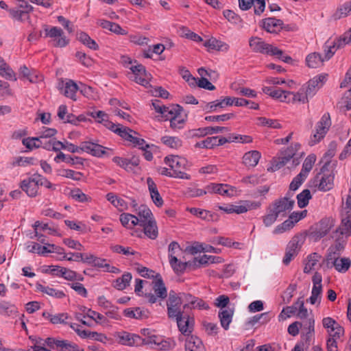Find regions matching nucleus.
I'll use <instances>...</instances> for the list:
<instances>
[{
    "label": "nucleus",
    "mask_w": 351,
    "mask_h": 351,
    "mask_svg": "<svg viewBox=\"0 0 351 351\" xmlns=\"http://www.w3.org/2000/svg\"><path fill=\"white\" fill-rule=\"evenodd\" d=\"M293 205L294 200L285 197L274 201L269 207L271 208L280 218H282L291 210Z\"/></svg>",
    "instance_id": "13"
},
{
    "label": "nucleus",
    "mask_w": 351,
    "mask_h": 351,
    "mask_svg": "<svg viewBox=\"0 0 351 351\" xmlns=\"http://www.w3.org/2000/svg\"><path fill=\"white\" fill-rule=\"evenodd\" d=\"M67 114V108L65 105H61L58 108V116L60 119L64 121L65 123H71L74 124H77V119H76L74 116L71 114Z\"/></svg>",
    "instance_id": "52"
},
{
    "label": "nucleus",
    "mask_w": 351,
    "mask_h": 351,
    "mask_svg": "<svg viewBox=\"0 0 351 351\" xmlns=\"http://www.w3.org/2000/svg\"><path fill=\"white\" fill-rule=\"evenodd\" d=\"M325 60V57L322 58L320 53L316 52L308 54L306 58V65L310 68L320 67Z\"/></svg>",
    "instance_id": "37"
},
{
    "label": "nucleus",
    "mask_w": 351,
    "mask_h": 351,
    "mask_svg": "<svg viewBox=\"0 0 351 351\" xmlns=\"http://www.w3.org/2000/svg\"><path fill=\"white\" fill-rule=\"evenodd\" d=\"M123 315L130 319L143 320L149 317V311L141 307L128 308L123 311Z\"/></svg>",
    "instance_id": "25"
},
{
    "label": "nucleus",
    "mask_w": 351,
    "mask_h": 351,
    "mask_svg": "<svg viewBox=\"0 0 351 351\" xmlns=\"http://www.w3.org/2000/svg\"><path fill=\"white\" fill-rule=\"evenodd\" d=\"M86 316L93 319L97 324L101 325H107L108 319L102 314L97 313L91 309H88L86 312Z\"/></svg>",
    "instance_id": "63"
},
{
    "label": "nucleus",
    "mask_w": 351,
    "mask_h": 351,
    "mask_svg": "<svg viewBox=\"0 0 351 351\" xmlns=\"http://www.w3.org/2000/svg\"><path fill=\"white\" fill-rule=\"evenodd\" d=\"M322 324L330 337L339 338L343 333V328L332 317H324Z\"/></svg>",
    "instance_id": "20"
},
{
    "label": "nucleus",
    "mask_w": 351,
    "mask_h": 351,
    "mask_svg": "<svg viewBox=\"0 0 351 351\" xmlns=\"http://www.w3.org/2000/svg\"><path fill=\"white\" fill-rule=\"evenodd\" d=\"M261 154L258 151L252 150L246 152L243 156V163L249 167H254L258 163Z\"/></svg>",
    "instance_id": "32"
},
{
    "label": "nucleus",
    "mask_w": 351,
    "mask_h": 351,
    "mask_svg": "<svg viewBox=\"0 0 351 351\" xmlns=\"http://www.w3.org/2000/svg\"><path fill=\"white\" fill-rule=\"evenodd\" d=\"M116 341L121 345L127 346H138L142 345V337L138 335L126 331H119L114 334Z\"/></svg>",
    "instance_id": "12"
},
{
    "label": "nucleus",
    "mask_w": 351,
    "mask_h": 351,
    "mask_svg": "<svg viewBox=\"0 0 351 351\" xmlns=\"http://www.w3.org/2000/svg\"><path fill=\"white\" fill-rule=\"evenodd\" d=\"M27 250L28 252L32 253H36L40 255H45L50 252V247L48 246V244L46 245H40L36 243H30L27 246Z\"/></svg>",
    "instance_id": "53"
},
{
    "label": "nucleus",
    "mask_w": 351,
    "mask_h": 351,
    "mask_svg": "<svg viewBox=\"0 0 351 351\" xmlns=\"http://www.w3.org/2000/svg\"><path fill=\"white\" fill-rule=\"evenodd\" d=\"M209 193H218L222 195L231 196L234 192V189L228 184H210L208 185Z\"/></svg>",
    "instance_id": "27"
},
{
    "label": "nucleus",
    "mask_w": 351,
    "mask_h": 351,
    "mask_svg": "<svg viewBox=\"0 0 351 351\" xmlns=\"http://www.w3.org/2000/svg\"><path fill=\"white\" fill-rule=\"evenodd\" d=\"M316 161V156L315 154L308 155L304 160L302 170L300 173V176L307 177L308 173L313 169V167Z\"/></svg>",
    "instance_id": "48"
},
{
    "label": "nucleus",
    "mask_w": 351,
    "mask_h": 351,
    "mask_svg": "<svg viewBox=\"0 0 351 351\" xmlns=\"http://www.w3.org/2000/svg\"><path fill=\"white\" fill-rule=\"evenodd\" d=\"M249 45L254 52L274 56L287 63L292 60V58L289 56L285 55L282 50L273 45L266 43L261 38L252 37L249 40Z\"/></svg>",
    "instance_id": "1"
},
{
    "label": "nucleus",
    "mask_w": 351,
    "mask_h": 351,
    "mask_svg": "<svg viewBox=\"0 0 351 351\" xmlns=\"http://www.w3.org/2000/svg\"><path fill=\"white\" fill-rule=\"evenodd\" d=\"M314 186L322 191H328L332 189L334 185V174L331 171L324 166L314 179Z\"/></svg>",
    "instance_id": "8"
},
{
    "label": "nucleus",
    "mask_w": 351,
    "mask_h": 351,
    "mask_svg": "<svg viewBox=\"0 0 351 351\" xmlns=\"http://www.w3.org/2000/svg\"><path fill=\"white\" fill-rule=\"evenodd\" d=\"M154 345L156 346V348L160 350L168 351L175 348L176 342L173 339H164L159 336V340L156 341Z\"/></svg>",
    "instance_id": "50"
},
{
    "label": "nucleus",
    "mask_w": 351,
    "mask_h": 351,
    "mask_svg": "<svg viewBox=\"0 0 351 351\" xmlns=\"http://www.w3.org/2000/svg\"><path fill=\"white\" fill-rule=\"evenodd\" d=\"M143 227L144 234L151 239H155L157 238L158 234V227L155 219H152L148 222L145 223L143 225H141Z\"/></svg>",
    "instance_id": "39"
},
{
    "label": "nucleus",
    "mask_w": 351,
    "mask_h": 351,
    "mask_svg": "<svg viewBox=\"0 0 351 351\" xmlns=\"http://www.w3.org/2000/svg\"><path fill=\"white\" fill-rule=\"evenodd\" d=\"M152 288L154 294L152 293L145 294V297L150 303H156L158 299H165L167 296V290L159 274H156V278L153 280Z\"/></svg>",
    "instance_id": "10"
},
{
    "label": "nucleus",
    "mask_w": 351,
    "mask_h": 351,
    "mask_svg": "<svg viewBox=\"0 0 351 351\" xmlns=\"http://www.w3.org/2000/svg\"><path fill=\"white\" fill-rule=\"evenodd\" d=\"M43 315L49 319V321L53 324H64L66 323V320L68 319L66 313L52 315L49 313H43Z\"/></svg>",
    "instance_id": "56"
},
{
    "label": "nucleus",
    "mask_w": 351,
    "mask_h": 351,
    "mask_svg": "<svg viewBox=\"0 0 351 351\" xmlns=\"http://www.w3.org/2000/svg\"><path fill=\"white\" fill-rule=\"evenodd\" d=\"M162 109L161 116L166 120H170L176 113L179 112V111H182L180 106L178 105L171 106H165Z\"/></svg>",
    "instance_id": "60"
},
{
    "label": "nucleus",
    "mask_w": 351,
    "mask_h": 351,
    "mask_svg": "<svg viewBox=\"0 0 351 351\" xmlns=\"http://www.w3.org/2000/svg\"><path fill=\"white\" fill-rule=\"evenodd\" d=\"M161 142L167 147L172 149H178L182 145L181 139L176 136H163L161 138Z\"/></svg>",
    "instance_id": "54"
},
{
    "label": "nucleus",
    "mask_w": 351,
    "mask_h": 351,
    "mask_svg": "<svg viewBox=\"0 0 351 351\" xmlns=\"http://www.w3.org/2000/svg\"><path fill=\"white\" fill-rule=\"evenodd\" d=\"M325 258V264L328 268L334 267L337 271L340 273H346L351 265V261L349 258H340L339 256H337L335 258Z\"/></svg>",
    "instance_id": "15"
},
{
    "label": "nucleus",
    "mask_w": 351,
    "mask_h": 351,
    "mask_svg": "<svg viewBox=\"0 0 351 351\" xmlns=\"http://www.w3.org/2000/svg\"><path fill=\"white\" fill-rule=\"evenodd\" d=\"M38 173L23 179L20 184L21 189L25 192L29 197H36L38 192Z\"/></svg>",
    "instance_id": "16"
},
{
    "label": "nucleus",
    "mask_w": 351,
    "mask_h": 351,
    "mask_svg": "<svg viewBox=\"0 0 351 351\" xmlns=\"http://www.w3.org/2000/svg\"><path fill=\"white\" fill-rule=\"evenodd\" d=\"M45 33L46 37L51 38L52 45L56 47H66L69 42L66 38L62 29L58 27H45Z\"/></svg>",
    "instance_id": "11"
},
{
    "label": "nucleus",
    "mask_w": 351,
    "mask_h": 351,
    "mask_svg": "<svg viewBox=\"0 0 351 351\" xmlns=\"http://www.w3.org/2000/svg\"><path fill=\"white\" fill-rule=\"evenodd\" d=\"M119 219L121 224L129 229H132L134 226L139 225L137 216L130 213H122Z\"/></svg>",
    "instance_id": "41"
},
{
    "label": "nucleus",
    "mask_w": 351,
    "mask_h": 351,
    "mask_svg": "<svg viewBox=\"0 0 351 351\" xmlns=\"http://www.w3.org/2000/svg\"><path fill=\"white\" fill-rule=\"evenodd\" d=\"M278 218H280L276 213L271 209V207H268L267 213L263 217V222L266 227H270L272 226Z\"/></svg>",
    "instance_id": "61"
},
{
    "label": "nucleus",
    "mask_w": 351,
    "mask_h": 351,
    "mask_svg": "<svg viewBox=\"0 0 351 351\" xmlns=\"http://www.w3.org/2000/svg\"><path fill=\"white\" fill-rule=\"evenodd\" d=\"M77 39L87 47L93 50H97L99 45L86 33L81 32L77 34Z\"/></svg>",
    "instance_id": "49"
},
{
    "label": "nucleus",
    "mask_w": 351,
    "mask_h": 351,
    "mask_svg": "<svg viewBox=\"0 0 351 351\" xmlns=\"http://www.w3.org/2000/svg\"><path fill=\"white\" fill-rule=\"evenodd\" d=\"M182 296H184L186 300L184 308H198L200 310L209 308L208 304L202 299L195 298L188 293H183Z\"/></svg>",
    "instance_id": "26"
},
{
    "label": "nucleus",
    "mask_w": 351,
    "mask_h": 351,
    "mask_svg": "<svg viewBox=\"0 0 351 351\" xmlns=\"http://www.w3.org/2000/svg\"><path fill=\"white\" fill-rule=\"evenodd\" d=\"M186 351H206L199 338L196 336L189 337L185 343Z\"/></svg>",
    "instance_id": "33"
},
{
    "label": "nucleus",
    "mask_w": 351,
    "mask_h": 351,
    "mask_svg": "<svg viewBox=\"0 0 351 351\" xmlns=\"http://www.w3.org/2000/svg\"><path fill=\"white\" fill-rule=\"evenodd\" d=\"M133 207L135 208V212L138 215V220L139 225H143L145 223L154 219L153 214L150 209L145 205H141L137 206L135 201H133Z\"/></svg>",
    "instance_id": "22"
},
{
    "label": "nucleus",
    "mask_w": 351,
    "mask_h": 351,
    "mask_svg": "<svg viewBox=\"0 0 351 351\" xmlns=\"http://www.w3.org/2000/svg\"><path fill=\"white\" fill-rule=\"evenodd\" d=\"M183 293L178 295L174 291H170L167 301V311L170 318H176L184 314L182 309L184 308L182 303L186 300L184 296H182Z\"/></svg>",
    "instance_id": "5"
},
{
    "label": "nucleus",
    "mask_w": 351,
    "mask_h": 351,
    "mask_svg": "<svg viewBox=\"0 0 351 351\" xmlns=\"http://www.w3.org/2000/svg\"><path fill=\"white\" fill-rule=\"evenodd\" d=\"M142 337V345L155 344L156 341L159 340V336L155 334V332L149 328H143L141 330Z\"/></svg>",
    "instance_id": "44"
},
{
    "label": "nucleus",
    "mask_w": 351,
    "mask_h": 351,
    "mask_svg": "<svg viewBox=\"0 0 351 351\" xmlns=\"http://www.w3.org/2000/svg\"><path fill=\"white\" fill-rule=\"evenodd\" d=\"M36 289L39 291L56 298H62L65 296V294L62 291L58 290L48 286H44L41 284H36Z\"/></svg>",
    "instance_id": "47"
},
{
    "label": "nucleus",
    "mask_w": 351,
    "mask_h": 351,
    "mask_svg": "<svg viewBox=\"0 0 351 351\" xmlns=\"http://www.w3.org/2000/svg\"><path fill=\"white\" fill-rule=\"evenodd\" d=\"M234 311L230 308L221 309L219 313L221 326L225 329L229 328V325L232 322Z\"/></svg>",
    "instance_id": "38"
},
{
    "label": "nucleus",
    "mask_w": 351,
    "mask_h": 351,
    "mask_svg": "<svg viewBox=\"0 0 351 351\" xmlns=\"http://www.w3.org/2000/svg\"><path fill=\"white\" fill-rule=\"evenodd\" d=\"M312 281L313 288L311 291V295L308 300L311 304H319L322 292V275L318 272H315L312 278Z\"/></svg>",
    "instance_id": "17"
},
{
    "label": "nucleus",
    "mask_w": 351,
    "mask_h": 351,
    "mask_svg": "<svg viewBox=\"0 0 351 351\" xmlns=\"http://www.w3.org/2000/svg\"><path fill=\"white\" fill-rule=\"evenodd\" d=\"M58 176L70 178L75 181H79L82 178V173L71 169H60L56 171Z\"/></svg>",
    "instance_id": "51"
},
{
    "label": "nucleus",
    "mask_w": 351,
    "mask_h": 351,
    "mask_svg": "<svg viewBox=\"0 0 351 351\" xmlns=\"http://www.w3.org/2000/svg\"><path fill=\"white\" fill-rule=\"evenodd\" d=\"M130 69L134 74V82L145 87L149 85L151 75L146 72L144 66L140 64L131 65Z\"/></svg>",
    "instance_id": "18"
},
{
    "label": "nucleus",
    "mask_w": 351,
    "mask_h": 351,
    "mask_svg": "<svg viewBox=\"0 0 351 351\" xmlns=\"http://www.w3.org/2000/svg\"><path fill=\"white\" fill-rule=\"evenodd\" d=\"M165 162L171 168V170L173 171V178L186 180L190 179V176L184 172L186 164V161L184 158L177 156H167L165 158Z\"/></svg>",
    "instance_id": "7"
},
{
    "label": "nucleus",
    "mask_w": 351,
    "mask_h": 351,
    "mask_svg": "<svg viewBox=\"0 0 351 351\" xmlns=\"http://www.w3.org/2000/svg\"><path fill=\"white\" fill-rule=\"evenodd\" d=\"M180 331L184 335H189L192 332L193 326V319L188 315L182 314L175 318Z\"/></svg>",
    "instance_id": "24"
},
{
    "label": "nucleus",
    "mask_w": 351,
    "mask_h": 351,
    "mask_svg": "<svg viewBox=\"0 0 351 351\" xmlns=\"http://www.w3.org/2000/svg\"><path fill=\"white\" fill-rule=\"evenodd\" d=\"M56 348L60 351H83V350L80 349L77 344L71 343L65 340H59L57 342Z\"/></svg>",
    "instance_id": "57"
},
{
    "label": "nucleus",
    "mask_w": 351,
    "mask_h": 351,
    "mask_svg": "<svg viewBox=\"0 0 351 351\" xmlns=\"http://www.w3.org/2000/svg\"><path fill=\"white\" fill-rule=\"evenodd\" d=\"M73 256H75V258H67L66 256H64L63 258L66 259L67 261H77L80 262L82 261L83 263L89 264L93 265L94 263V259L95 258V256L92 254H82V253H75L73 254Z\"/></svg>",
    "instance_id": "46"
},
{
    "label": "nucleus",
    "mask_w": 351,
    "mask_h": 351,
    "mask_svg": "<svg viewBox=\"0 0 351 351\" xmlns=\"http://www.w3.org/2000/svg\"><path fill=\"white\" fill-rule=\"evenodd\" d=\"M132 278V274L130 273L125 272L121 276V277L117 278L112 282V286L117 290H124L128 286L130 285Z\"/></svg>",
    "instance_id": "42"
},
{
    "label": "nucleus",
    "mask_w": 351,
    "mask_h": 351,
    "mask_svg": "<svg viewBox=\"0 0 351 351\" xmlns=\"http://www.w3.org/2000/svg\"><path fill=\"white\" fill-rule=\"evenodd\" d=\"M204 45L212 50H217L219 51L226 52L229 50L230 46L225 42L217 40L215 38H211L206 40Z\"/></svg>",
    "instance_id": "31"
},
{
    "label": "nucleus",
    "mask_w": 351,
    "mask_h": 351,
    "mask_svg": "<svg viewBox=\"0 0 351 351\" xmlns=\"http://www.w3.org/2000/svg\"><path fill=\"white\" fill-rule=\"evenodd\" d=\"M60 270L62 271L61 277L67 280L82 281L84 280V277L81 274H79L73 270L65 267H64V269H61Z\"/></svg>",
    "instance_id": "62"
},
{
    "label": "nucleus",
    "mask_w": 351,
    "mask_h": 351,
    "mask_svg": "<svg viewBox=\"0 0 351 351\" xmlns=\"http://www.w3.org/2000/svg\"><path fill=\"white\" fill-rule=\"evenodd\" d=\"M106 199L118 210L122 211L128 208L127 202L113 193H108Z\"/></svg>",
    "instance_id": "40"
},
{
    "label": "nucleus",
    "mask_w": 351,
    "mask_h": 351,
    "mask_svg": "<svg viewBox=\"0 0 351 351\" xmlns=\"http://www.w3.org/2000/svg\"><path fill=\"white\" fill-rule=\"evenodd\" d=\"M337 232L346 238L351 235V197H348L342 206L341 222Z\"/></svg>",
    "instance_id": "6"
},
{
    "label": "nucleus",
    "mask_w": 351,
    "mask_h": 351,
    "mask_svg": "<svg viewBox=\"0 0 351 351\" xmlns=\"http://www.w3.org/2000/svg\"><path fill=\"white\" fill-rule=\"evenodd\" d=\"M234 97H226L223 99H217L207 104L206 108L209 112L215 111L217 108H223L226 106H232L234 104Z\"/></svg>",
    "instance_id": "34"
},
{
    "label": "nucleus",
    "mask_w": 351,
    "mask_h": 351,
    "mask_svg": "<svg viewBox=\"0 0 351 351\" xmlns=\"http://www.w3.org/2000/svg\"><path fill=\"white\" fill-rule=\"evenodd\" d=\"M282 20L273 17L267 18L262 21L263 28L271 34L279 32L282 29Z\"/></svg>",
    "instance_id": "23"
},
{
    "label": "nucleus",
    "mask_w": 351,
    "mask_h": 351,
    "mask_svg": "<svg viewBox=\"0 0 351 351\" xmlns=\"http://www.w3.org/2000/svg\"><path fill=\"white\" fill-rule=\"evenodd\" d=\"M331 126L330 117L328 113L322 115L316 123L314 130L310 137L308 144L313 146L320 142L326 136Z\"/></svg>",
    "instance_id": "2"
},
{
    "label": "nucleus",
    "mask_w": 351,
    "mask_h": 351,
    "mask_svg": "<svg viewBox=\"0 0 351 351\" xmlns=\"http://www.w3.org/2000/svg\"><path fill=\"white\" fill-rule=\"evenodd\" d=\"M351 13V1L342 5L334 14L336 19L345 17Z\"/></svg>",
    "instance_id": "64"
},
{
    "label": "nucleus",
    "mask_w": 351,
    "mask_h": 351,
    "mask_svg": "<svg viewBox=\"0 0 351 351\" xmlns=\"http://www.w3.org/2000/svg\"><path fill=\"white\" fill-rule=\"evenodd\" d=\"M321 258V255L316 252L308 255L304 263V272L308 274L312 270L315 269V266L319 262Z\"/></svg>",
    "instance_id": "35"
},
{
    "label": "nucleus",
    "mask_w": 351,
    "mask_h": 351,
    "mask_svg": "<svg viewBox=\"0 0 351 351\" xmlns=\"http://www.w3.org/2000/svg\"><path fill=\"white\" fill-rule=\"evenodd\" d=\"M327 80V75L320 74L318 75L308 82L306 91L309 95V97H313L317 90L321 88Z\"/></svg>",
    "instance_id": "19"
},
{
    "label": "nucleus",
    "mask_w": 351,
    "mask_h": 351,
    "mask_svg": "<svg viewBox=\"0 0 351 351\" xmlns=\"http://www.w3.org/2000/svg\"><path fill=\"white\" fill-rule=\"evenodd\" d=\"M0 75L9 80H16L15 73L0 56Z\"/></svg>",
    "instance_id": "45"
},
{
    "label": "nucleus",
    "mask_w": 351,
    "mask_h": 351,
    "mask_svg": "<svg viewBox=\"0 0 351 351\" xmlns=\"http://www.w3.org/2000/svg\"><path fill=\"white\" fill-rule=\"evenodd\" d=\"M147 184L153 202L158 207L162 206L163 204V199L158 192L156 184L151 178H148L147 179Z\"/></svg>",
    "instance_id": "30"
},
{
    "label": "nucleus",
    "mask_w": 351,
    "mask_h": 351,
    "mask_svg": "<svg viewBox=\"0 0 351 351\" xmlns=\"http://www.w3.org/2000/svg\"><path fill=\"white\" fill-rule=\"evenodd\" d=\"M186 250L191 254H196L199 252H211L219 254L221 252V250L218 248H215L212 245L202 243H196L194 245L187 247Z\"/></svg>",
    "instance_id": "28"
},
{
    "label": "nucleus",
    "mask_w": 351,
    "mask_h": 351,
    "mask_svg": "<svg viewBox=\"0 0 351 351\" xmlns=\"http://www.w3.org/2000/svg\"><path fill=\"white\" fill-rule=\"evenodd\" d=\"M90 116L109 130L114 127V123L108 120V115L104 111L92 112Z\"/></svg>",
    "instance_id": "43"
},
{
    "label": "nucleus",
    "mask_w": 351,
    "mask_h": 351,
    "mask_svg": "<svg viewBox=\"0 0 351 351\" xmlns=\"http://www.w3.org/2000/svg\"><path fill=\"white\" fill-rule=\"evenodd\" d=\"M259 205L249 201H240L232 204L233 213L242 214L247 212L249 210L258 207Z\"/></svg>",
    "instance_id": "36"
},
{
    "label": "nucleus",
    "mask_w": 351,
    "mask_h": 351,
    "mask_svg": "<svg viewBox=\"0 0 351 351\" xmlns=\"http://www.w3.org/2000/svg\"><path fill=\"white\" fill-rule=\"evenodd\" d=\"M302 339L308 345L310 344L314 335L315 319L313 317L303 321Z\"/></svg>",
    "instance_id": "29"
},
{
    "label": "nucleus",
    "mask_w": 351,
    "mask_h": 351,
    "mask_svg": "<svg viewBox=\"0 0 351 351\" xmlns=\"http://www.w3.org/2000/svg\"><path fill=\"white\" fill-rule=\"evenodd\" d=\"M82 152H85L96 157L103 156H110L112 154V150L101 145L91 142H82Z\"/></svg>",
    "instance_id": "14"
},
{
    "label": "nucleus",
    "mask_w": 351,
    "mask_h": 351,
    "mask_svg": "<svg viewBox=\"0 0 351 351\" xmlns=\"http://www.w3.org/2000/svg\"><path fill=\"white\" fill-rule=\"evenodd\" d=\"M351 42V33H344L341 36L328 40L324 45L325 59H330L335 52Z\"/></svg>",
    "instance_id": "3"
},
{
    "label": "nucleus",
    "mask_w": 351,
    "mask_h": 351,
    "mask_svg": "<svg viewBox=\"0 0 351 351\" xmlns=\"http://www.w3.org/2000/svg\"><path fill=\"white\" fill-rule=\"evenodd\" d=\"M333 226L334 222L331 218H323L315 226L310 228L308 236L313 241H317L326 236Z\"/></svg>",
    "instance_id": "4"
},
{
    "label": "nucleus",
    "mask_w": 351,
    "mask_h": 351,
    "mask_svg": "<svg viewBox=\"0 0 351 351\" xmlns=\"http://www.w3.org/2000/svg\"><path fill=\"white\" fill-rule=\"evenodd\" d=\"M305 241V236L303 234L295 235L288 243L282 262L287 265L298 254L302 245Z\"/></svg>",
    "instance_id": "9"
},
{
    "label": "nucleus",
    "mask_w": 351,
    "mask_h": 351,
    "mask_svg": "<svg viewBox=\"0 0 351 351\" xmlns=\"http://www.w3.org/2000/svg\"><path fill=\"white\" fill-rule=\"evenodd\" d=\"M182 252V249L178 244V243L176 241H172L168 247V257L169 261H172L175 262L176 261L177 256L179 255V253Z\"/></svg>",
    "instance_id": "58"
},
{
    "label": "nucleus",
    "mask_w": 351,
    "mask_h": 351,
    "mask_svg": "<svg viewBox=\"0 0 351 351\" xmlns=\"http://www.w3.org/2000/svg\"><path fill=\"white\" fill-rule=\"evenodd\" d=\"M8 12L10 17L15 21L23 22L25 19H29V14H27V12H23L19 8H10L8 10Z\"/></svg>",
    "instance_id": "59"
},
{
    "label": "nucleus",
    "mask_w": 351,
    "mask_h": 351,
    "mask_svg": "<svg viewBox=\"0 0 351 351\" xmlns=\"http://www.w3.org/2000/svg\"><path fill=\"white\" fill-rule=\"evenodd\" d=\"M257 124L261 126L268 127L274 129H280L282 128L281 124L276 119H271L264 117H261L257 118Z\"/></svg>",
    "instance_id": "55"
},
{
    "label": "nucleus",
    "mask_w": 351,
    "mask_h": 351,
    "mask_svg": "<svg viewBox=\"0 0 351 351\" xmlns=\"http://www.w3.org/2000/svg\"><path fill=\"white\" fill-rule=\"evenodd\" d=\"M59 88L61 93L66 97L73 101L77 99L76 93L79 90V87L74 81L71 80H66L65 82L62 81L59 84Z\"/></svg>",
    "instance_id": "21"
}]
</instances>
